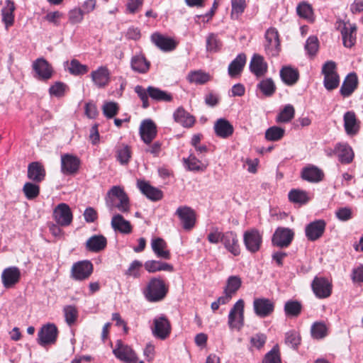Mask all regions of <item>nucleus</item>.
<instances>
[{
  "instance_id": "79ce46f5",
  "label": "nucleus",
  "mask_w": 363,
  "mask_h": 363,
  "mask_svg": "<svg viewBox=\"0 0 363 363\" xmlns=\"http://www.w3.org/2000/svg\"><path fill=\"white\" fill-rule=\"evenodd\" d=\"M187 79L190 83L196 84H204L211 79L209 74L201 70L191 71L187 76Z\"/></svg>"
},
{
  "instance_id": "1a4fd4ad",
  "label": "nucleus",
  "mask_w": 363,
  "mask_h": 363,
  "mask_svg": "<svg viewBox=\"0 0 363 363\" xmlns=\"http://www.w3.org/2000/svg\"><path fill=\"white\" fill-rule=\"evenodd\" d=\"M243 242L249 252L255 253L260 249L262 236L257 230L250 229L244 233Z\"/></svg>"
},
{
  "instance_id": "cd10ccee",
  "label": "nucleus",
  "mask_w": 363,
  "mask_h": 363,
  "mask_svg": "<svg viewBox=\"0 0 363 363\" xmlns=\"http://www.w3.org/2000/svg\"><path fill=\"white\" fill-rule=\"evenodd\" d=\"M28 177L35 183H40L45 177V169L43 165L38 162H33L28 164Z\"/></svg>"
},
{
  "instance_id": "e433bc0d",
  "label": "nucleus",
  "mask_w": 363,
  "mask_h": 363,
  "mask_svg": "<svg viewBox=\"0 0 363 363\" xmlns=\"http://www.w3.org/2000/svg\"><path fill=\"white\" fill-rule=\"evenodd\" d=\"M151 245L153 252L158 257L165 259L170 258V252L167 250V245L163 239L157 238L152 240Z\"/></svg>"
},
{
  "instance_id": "423d86ee",
  "label": "nucleus",
  "mask_w": 363,
  "mask_h": 363,
  "mask_svg": "<svg viewBox=\"0 0 363 363\" xmlns=\"http://www.w3.org/2000/svg\"><path fill=\"white\" fill-rule=\"evenodd\" d=\"M152 335L160 340H165L171 333V324L167 318L162 315L153 320Z\"/></svg>"
},
{
  "instance_id": "f3484780",
  "label": "nucleus",
  "mask_w": 363,
  "mask_h": 363,
  "mask_svg": "<svg viewBox=\"0 0 363 363\" xmlns=\"http://www.w3.org/2000/svg\"><path fill=\"white\" fill-rule=\"evenodd\" d=\"M326 223L324 220H316L306 225L305 234L310 241H315L320 238L325 230Z\"/></svg>"
},
{
  "instance_id": "5fc2aeb1",
  "label": "nucleus",
  "mask_w": 363,
  "mask_h": 363,
  "mask_svg": "<svg viewBox=\"0 0 363 363\" xmlns=\"http://www.w3.org/2000/svg\"><path fill=\"white\" fill-rule=\"evenodd\" d=\"M23 192L27 199L33 200L38 196L40 186L35 182H26L23 187Z\"/></svg>"
},
{
  "instance_id": "f03ea898",
  "label": "nucleus",
  "mask_w": 363,
  "mask_h": 363,
  "mask_svg": "<svg viewBox=\"0 0 363 363\" xmlns=\"http://www.w3.org/2000/svg\"><path fill=\"white\" fill-rule=\"evenodd\" d=\"M135 91L143 101L144 108H147L150 106L148 96L157 101L169 102L172 100L171 94L152 86L145 89L142 86L138 85L135 87Z\"/></svg>"
},
{
  "instance_id": "72a5a7b5",
  "label": "nucleus",
  "mask_w": 363,
  "mask_h": 363,
  "mask_svg": "<svg viewBox=\"0 0 363 363\" xmlns=\"http://www.w3.org/2000/svg\"><path fill=\"white\" fill-rule=\"evenodd\" d=\"M174 121L186 128L191 127L195 123L193 116L187 113L182 107L178 108L174 113Z\"/></svg>"
},
{
  "instance_id": "49530a36",
  "label": "nucleus",
  "mask_w": 363,
  "mask_h": 363,
  "mask_svg": "<svg viewBox=\"0 0 363 363\" xmlns=\"http://www.w3.org/2000/svg\"><path fill=\"white\" fill-rule=\"evenodd\" d=\"M241 284L242 281L240 277L230 276L227 279L226 286L224 289V291L225 292H228L230 295L233 296L240 288Z\"/></svg>"
},
{
  "instance_id": "393cba45",
  "label": "nucleus",
  "mask_w": 363,
  "mask_h": 363,
  "mask_svg": "<svg viewBox=\"0 0 363 363\" xmlns=\"http://www.w3.org/2000/svg\"><path fill=\"white\" fill-rule=\"evenodd\" d=\"M137 186L140 191L147 196L149 199L157 201L162 199L163 194L159 189L151 186L145 181L138 180Z\"/></svg>"
},
{
  "instance_id": "09e8293b",
  "label": "nucleus",
  "mask_w": 363,
  "mask_h": 363,
  "mask_svg": "<svg viewBox=\"0 0 363 363\" xmlns=\"http://www.w3.org/2000/svg\"><path fill=\"white\" fill-rule=\"evenodd\" d=\"M116 157L121 164H127L131 157V150L128 145H121L116 150Z\"/></svg>"
},
{
  "instance_id": "13d9d810",
  "label": "nucleus",
  "mask_w": 363,
  "mask_h": 363,
  "mask_svg": "<svg viewBox=\"0 0 363 363\" xmlns=\"http://www.w3.org/2000/svg\"><path fill=\"white\" fill-rule=\"evenodd\" d=\"M65 321L69 325H73L78 317L77 309L73 306H67L64 308Z\"/></svg>"
},
{
  "instance_id": "a19ab883",
  "label": "nucleus",
  "mask_w": 363,
  "mask_h": 363,
  "mask_svg": "<svg viewBox=\"0 0 363 363\" xmlns=\"http://www.w3.org/2000/svg\"><path fill=\"white\" fill-rule=\"evenodd\" d=\"M296 12L299 17L306 19L310 23L315 21V16L311 4L306 1H301L296 7Z\"/></svg>"
},
{
  "instance_id": "f8f14e48",
  "label": "nucleus",
  "mask_w": 363,
  "mask_h": 363,
  "mask_svg": "<svg viewBox=\"0 0 363 363\" xmlns=\"http://www.w3.org/2000/svg\"><path fill=\"white\" fill-rule=\"evenodd\" d=\"M115 356L125 363H136L137 357L133 350L121 340H117L116 347L113 350Z\"/></svg>"
},
{
  "instance_id": "c03bdc74",
  "label": "nucleus",
  "mask_w": 363,
  "mask_h": 363,
  "mask_svg": "<svg viewBox=\"0 0 363 363\" xmlns=\"http://www.w3.org/2000/svg\"><path fill=\"white\" fill-rule=\"evenodd\" d=\"M289 199L292 203L305 204L309 201V197L305 191L291 189L289 193Z\"/></svg>"
},
{
  "instance_id": "f704fd0d",
  "label": "nucleus",
  "mask_w": 363,
  "mask_h": 363,
  "mask_svg": "<svg viewBox=\"0 0 363 363\" xmlns=\"http://www.w3.org/2000/svg\"><path fill=\"white\" fill-rule=\"evenodd\" d=\"M107 244L106 238L101 235H93L86 242V247L89 251L98 252L103 250Z\"/></svg>"
},
{
  "instance_id": "864d4df0",
  "label": "nucleus",
  "mask_w": 363,
  "mask_h": 363,
  "mask_svg": "<svg viewBox=\"0 0 363 363\" xmlns=\"http://www.w3.org/2000/svg\"><path fill=\"white\" fill-rule=\"evenodd\" d=\"M184 162L189 171H203L206 168V165L193 155H190L188 158L184 159Z\"/></svg>"
},
{
  "instance_id": "0eeeda50",
  "label": "nucleus",
  "mask_w": 363,
  "mask_h": 363,
  "mask_svg": "<svg viewBox=\"0 0 363 363\" xmlns=\"http://www.w3.org/2000/svg\"><path fill=\"white\" fill-rule=\"evenodd\" d=\"M294 237V232L291 229L279 227L273 235L272 242L274 245L280 248H284L290 245Z\"/></svg>"
},
{
  "instance_id": "2f4dec72",
  "label": "nucleus",
  "mask_w": 363,
  "mask_h": 363,
  "mask_svg": "<svg viewBox=\"0 0 363 363\" xmlns=\"http://www.w3.org/2000/svg\"><path fill=\"white\" fill-rule=\"evenodd\" d=\"M358 84L357 77L355 73L349 74L345 79L340 92L343 97L350 96L357 89Z\"/></svg>"
},
{
  "instance_id": "aec40b11",
  "label": "nucleus",
  "mask_w": 363,
  "mask_h": 363,
  "mask_svg": "<svg viewBox=\"0 0 363 363\" xmlns=\"http://www.w3.org/2000/svg\"><path fill=\"white\" fill-rule=\"evenodd\" d=\"M343 26L340 30L343 45L346 48H352L356 43L357 26L350 22H343Z\"/></svg>"
},
{
  "instance_id": "4c0bfd02",
  "label": "nucleus",
  "mask_w": 363,
  "mask_h": 363,
  "mask_svg": "<svg viewBox=\"0 0 363 363\" xmlns=\"http://www.w3.org/2000/svg\"><path fill=\"white\" fill-rule=\"evenodd\" d=\"M6 7L1 9V15L2 21L4 23L6 28L8 29L14 22L15 5L11 0H6Z\"/></svg>"
},
{
  "instance_id": "58836bf2",
  "label": "nucleus",
  "mask_w": 363,
  "mask_h": 363,
  "mask_svg": "<svg viewBox=\"0 0 363 363\" xmlns=\"http://www.w3.org/2000/svg\"><path fill=\"white\" fill-rule=\"evenodd\" d=\"M131 68L139 73H146L150 66V63L147 59L142 55H136L131 59Z\"/></svg>"
},
{
  "instance_id": "4468645a",
  "label": "nucleus",
  "mask_w": 363,
  "mask_h": 363,
  "mask_svg": "<svg viewBox=\"0 0 363 363\" xmlns=\"http://www.w3.org/2000/svg\"><path fill=\"white\" fill-rule=\"evenodd\" d=\"M311 286L314 294L319 298H328L332 293V284L324 277H315Z\"/></svg>"
},
{
  "instance_id": "412c9836",
  "label": "nucleus",
  "mask_w": 363,
  "mask_h": 363,
  "mask_svg": "<svg viewBox=\"0 0 363 363\" xmlns=\"http://www.w3.org/2000/svg\"><path fill=\"white\" fill-rule=\"evenodd\" d=\"M176 214L181 220L185 230H189L193 228L196 222V215L194 210L188 206H180L177 209Z\"/></svg>"
},
{
  "instance_id": "bb28decb",
  "label": "nucleus",
  "mask_w": 363,
  "mask_h": 363,
  "mask_svg": "<svg viewBox=\"0 0 363 363\" xmlns=\"http://www.w3.org/2000/svg\"><path fill=\"white\" fill-rule=\"evenodd\" d=\"M216 135L221 138H228L233 133L234 128L230 123L225 118L218 119L213 126Z\"/></svg>"
},
{
  "instance_id": "de8ad7c7",
  "label": "nucleus",
  "mask_w": 363,
  "mask_h": 363,
  "mask_svg": "<svg viewBox=\"0 0 363 363\" xmlns=\"http://www.w3.org/2000/svg\"><path fill=\"white\" fill-rule=\"evenodd\" d=\"M69 72L74 75H82L86 74L89 68L86 65H82L77 60H71L69 64L68 62H65Z\"/></svg>"
},
{
  "instance_id": "b1692460",
  "label": "nucleus",
  "mask_w": 363,
  "mask_h": 363,
  "mask_svg": "<svg viewBox=\"0 0 363 363\" xmlns=\"http://www.w3.org/2000/svg\"><path fill=\"white\" fill-rule=\"evenodd\" d=\"M221 242L225 247L233 255L238 256L240 253L238 240L236 233L228 231L222 234Z\"/></svg>"
},
{
  "instance_id": "a211bd4d",
  "label": "nucleus",
  "mask_w": 363,
  "mask_h": 363,
  "mask_svg": "<svg viewBox=\"0 0 363 363\" xmlns=\"http://www.w3.org/2000/svg\"><path fill=\"white\" fill-rule=\"evenodd\" d=\"M21 275V271L17 267H9L4 269L1 273L3 286L6 289L12 288L18 283Z\"/></svg>"
},
{
  "instance_id": "9d476101",
  "label": "nucleus",
  "mask_w": 363,
  "mask_h": 363,
  "mask_svg": "<svg viewBox=\"0 0 363 363\" xmlns=\"http://www.w3.org/2000/svg\"><path fill=\"white\" fill-rule=\"evenodd\" d=\"M265 51L267 55L277 56L280 50L279 33L276 28H270L265 33Z\"/></svg>"
},
{
  "instance_id": "a18cd8bd",
  "label": "nucleus",
  "mask_w": 363,
  "mask_h": 363,
  "mask_svg": "<svg viewBox=\"0 0 363 363\" xmlns=\"http://www.w3.org/2000/svg\"><path fill=\"white\" fill-rule=\"evenodd\" d=\"M302 306L298 301H288L284 305V312L289 317H297L300 315Z\"/></svg>"
},
{
  "instance_id": "4be33fe9",
  "label": "nucleus",
  "mask_w": 363,
  "mask_h": 363,
  "mask_svg": "<svg viewBox=\"0 0 363 363\" xmlns=\"http://www.w3.org/2000/svg\"><path fill=\"white\" fill-rule=\"evenodd\" d=\"M33 69L42 80H48L52 77V69L48 62L44 58H38L33 63Z\"/></svg>"
},
{
  "instance_id": "603ef678",
  "label": "nucleus",
  "mask_w": 363,
  "mask_h": 363,
  "mask_svg": "<svg viewBox=\"0 0 363 363\" xmlns=\"http://www.w3.org/2000/svg\"><path fill=\"white\" fill-rule=\"evenodd\" d=\"M295 109L291 104H288L281 111L277 116V122L278 123H288L291 121L294 117Z\"/></svg>"
},
{
  "instance_id": "473e14b6",
  "label": "nucleus",
  "mask_w": 363,
  "mask_h": 363,
  "mask_svg": "<svg viewBox=\"0 0 363 363\" xmlns=\"http://www.w3.org/2000/svg\"><path fill=\"white\" fill-rule=\"evenodd\" d=\"M111 227L115 231L128 234L132 232V226L129 221L124 219L121 214H115L111 219Z\"/></svg>"
},
{
  "instance_id": "c756f323",
  "label": "nucleus",
  "mask_w": 363,
  "mask_h": 363,
  "mask_svg": "<svg viewBox=\"0 0 363 363\" xmlns=\"http://www.w3.org/2000/svg\"><path fill=\"white\" fill-rule=\"evenodd\" d=\"M246 60L245 54L240 53L230 63L228 72L230 77L235 78L241 74L246 64Z\"/></svg>"
},
{
  "instance_id": "c9c22d12",
  "label": "nucleus",
  "mask_w": 363,
  "mask_h": 363,
  "mask_svg": "<svg viewBox=\"0 0 363 363\" xmlns=\"http://www.w3.org/2000/svg\"><path fill=\"white\" fill-rule=\"evenodd\" d=\"M323 172L315 166H310L303 169L301 177L310 182H318L323 177Z\"/></svg>"
},
{
  "instance_id": "e2e57ef3",
  "label": "nucleus",
  "mask_w": 363,
  "mask_h": 363,
  "mask_svg": "<svg viewBox=\"0 0 363 363\" xmlns=\"http://www.w3.org/2000/svg\"><path fill=\"white\" fill-rule=\"evenodd\" d=\"M262 363H281L277 347H274L265 354Z\"/></svg>"
},
{
  "instance_id": "a878e982",
  "label": "nucleus",
  "mask_w": 363,
  "mask_h": 363,
  "mask_svg": "<svg viewBox=\"0 0 363 363\" xmlns=\"http://www.w3.org/2000/svg\"><path fill=\"white\" fill-rule=\"evenodd\" d=\"M152 42L164 52L171 51L176 48V43L170 38L155 33L151 35Z\"/></svg>"
},
{
  "instance_id": "6e6d98bb",
  "label": "nucleus",
  "mask_w": 363,
  "mask_h": 363,
  "mask_svg": "<svg viewBox=\"0 0 363 363\" xmlns=\"http://www.w3.org/2000/svg\"><path fill=\"white\" fill-rule=\"evenodd\" d=\"M284 128L279 126H272L265 132V138L269 141H277L281 139L284 135Z\"/></svg>"
},
{
  "instance_id": "338daca9",
  "label": "nucleus",
  "mask_w": 363,
  "mask_h": 363,
  "mask_svg": "<svg viewBox=\"0 0 363 363\" xmlns=\"http://www.w3.org/2000/svg\"><path fill=\"white\" fill-rule=\"evenodd\" d=\"M84 13L80 8L72 9L68 13L69 23L72 24L81 23L84 18Z\"/></svg>"
},
{
  "instance_id": "9b49d317",
  "label": "nucleus",
  "mask_w": 363,
  "mask_h": 363,
  "mask_svg": "<svg viewBox=\"0 0 363 363\" xmlns=\"http://www.w3.org/2000/svg\"><path fill=\"white\" fill-rule=\"evenodd\" d=\"M58 330L55 324L48 323L43 325L38 334V342L41 346L53 344L57 337Z\"/></svg>"
},
{
  "instance_id": "c85d7f7f",
  "label": "nucleus",
  "mask_w": 363,
  "mask_h": 363,
  "mask_svg": "<svg viewBox=\"0 0 363 363\" xmlns=\"http://www.w3.org/2000/svg\"><path fill=\"white\" fill-rule=\"evenodd\" d=\"M250 71L257 77L265 74L267 71V64L264 57L258 54H255L250 63Z\"/></svg>"
},
{
  "instance_id": "5701e85b",
  "label": "nucleus",
  "mask_w": 363,
  "mask_h": 363,
  "mask_svg": "<svg viewBox=\"0 0 363 363\" xmlns=\"http://www.w3.org/2000/svg\"><path fill=\"white\" fill-rule=\"evenodd\" d=\"M91 77L94 84L98 88H104L110 82V72L106 67L101 66L96 70L91 72Z\"/></svg>"
},
{
  "instance_id": "3c124183",
  "label": "nucleus",
  "mask_w": 363,
  "mask_h": 363,
  "mask_svg": "<svg viewBox=\"0 0 363 363\" xmlns=\"http://www.w3.org/2000/svg\"><path fill=\"white\" fill-rule=\"evenodd\" d=\"M231 7L230 17L238 20L246 8L245 0H231Z\"/></svg>"
},
{
  "instance_id": "4d7b16f0",
  "label": "nucleus",
  "mask_w": 363,
  "mask_h": 363,
  "mask_svg": "<svg viewBox=\"0 0 363 363\" xmlns=\"http://www.w3.org/2000/svg\"><path fill=\"white\" fill-rule=\"evenodd\" d=\"M257 87L266 96H272L276 89L274 83L272 79H265L262 80L257 84Z\"/></svg>"
},
{
  "instance_id": "f257e3e1",
  "label": "nucleus",
  "mask_w": 363,
  "mask_h": 363,
  "mask_svg": "<svg viewBox=\"0 0 363 363\" xmlns=\"http://www.w3.org/2000/svg\"><path fill=\"white\" fill-rule=\"evenodd\" d=\"M106 204L111 212L117 209L121 213H128L130 211L129 198L124 190L118 186H113L106 196Z\"/></svg>"
},
{
  "instance_id": "2eb2a0df",
  "label": "nucleus",
  "mask_w": 363,
  "mask_h": 363,
  "mask_svg": "<svg viewBox=\"0 0 363 363\" xmlns=\"http://www.w3.org/2000/svg\"><path fill=\"white\" fill-rule=\"evenodd\" d=\"M253 309L258 317L266 318L273 313L274 303L269 298H257L253 301Z\"/></svg>"
},
{
  "instance_id": "0e129e2a",
  "label": "nucleus",
  "mask_w": 363,
  "mask_h": 363,
  "mask_svg": "<svg viewBox=\"0 0 363 363\" xmlns=\"http://www.w3.org/2000/svg\"><path fill=\"white\" fill-rule=\"evenodd\" d=\"M104 116L108 118H112L118 111V106L116 102H106L102 108Z\"/></svg>"
},
{
  "instance_id": "37998d69",
  "label": "nucleus",
  "mask_w": 363,
  "mask_h": 363,
  "mask_svg": "<svg viewBox=\"0 0 363 363\" xmlns=\"http://www.w3.org/2000/svg\"><path fill=\"white\" fill-rule=\"evenodd\" d=\"M335 150L338 154L339 160L342 163L348 164L353 159V152L352 148L347 145H338L335 147Z\"/></svg>"
},
{
  "instance_id": "ddd939ff",
  "label": "nucleus",
  "mask_w": 363,
  "mask_h": 363,
  "mask_svg": "<svg viewBox=\"0 0 363 363\" xmlns=\"http://www.w3.org/2000/svg\"><path fill=\"white\" fill-rule=\"evenodd\" d=\"M53 218L61 226H67L72 221V213L69 206L65 203L58 204L53 211Z\"/></svg>"
},
{
  "instance_id": "39448f33",
  "label": "nucleus",
  "mask_w": 363,
  "mask_h": 363,
  "mask_svg": "<svg viewBox=\"0 0 363 363\" xmlns=\"http://www.w3.org/2000/svg\"><path fill=\"white\" fill-rule=\"evenodd\" d=\"M245 302L239 299L230 309L228 314V324L230 329L240 330L244 325Z\"/></svg>"
},
{
  "instance_id": "69168bd1",
  "label": "nucleus",
  "mask_w": 363,
  "mask_h": 363,
  "mask_svg": "<svg viewBox=\"0 0 363 363\" xmlns=\"http://www.w3.org/2000/svg\"><path fill=\"white\" fill-rule=\"evenodd\" d=\"M221 47V43L218 39L217 36L211 33L210 34L206 40V49L210 52H217Z\"/></svg>"
},
{
  "instance_id": "bf43d9fd",
  "label": "nucleus",
  "mask_w": 363,
  "mask_h": 363,
  "mask_svg": "<svg viewBox=\"0 0 363 363\" xmlns=\"http://www.w3.org/2000/svg\"><path fill=\"white\" fill-rule=\"evenodd\" d=\"M319 43L316 36H310L306 43L305 49L310 56H314L318 50Z\"/></svg>"
},
{
  "instance_id": "6ab92c4d",
  "label": "nucleus",
  "mask_w": 363,
  "mask_h": 363,
  "mask_svg": "<svg viewBox=\"0 0 363 363\" xmlns=\"http://www.w3.org/2000/svg\"><path fill=\"white\" fill-rule=\"evenodd\" d=\"M157 126L151 119L143 121L140 126V135L145 144H150L157 136Z\"/></svg>"
},
{
  "instance_id": "7ed1b4c3",
  "label": "nucleus",
  "mask_w": 363,
  "mask_h": 363,
  "mask_svg": "<svg viewBox=\"0 0 363 363\" xmlns=\"http://www.w3.org/2000/svg\"><path fill=\"white\" fill-rule=\"evenodd\" d=\"M167 293L164 281L159 278H153L148 283L144 291L146 298L151 302L162 300Z\"/></svg>"
},
{
  "instance_id": "8fccbe9b",
  "label": "nucleus",
  "mask_w": 363,
  "mask_h": 363,
  "mask_svg": "<svg viewBox=\"0 0 363 363\" xmlns=\"http://www.w3.org/2000/svg\"><path fill=\"white\" fill-rule=\"evenodd\" d=\"M311 333L313 338L322 339L328 334V326L324 322H315L311 326Z\"/></svg>"
},
{
  "instance_id": "6e6552de",
  "label": "nucleus",
  "mask_w": 363,
  "mask_h": 363,
  "mask_svg": "<svg viewBox=\"0 0 363 363\" xmlns=\"http://www.w3.org/2000/svg\"><path fill=\"white\" fill-rule=\"evenodd\" d=\"M93 272V264L90 261L83 260L75 262L71 269V277L77 281L88 279Z\"/></svg>"
},
{
  "instance_id": "ea45409f",
  "label": "nucleus",
  "mask_w": 363,
  "mask_h": 363,
  "mask_svg": "<svg viewBox=\"0 0 363 363\" xmlns=\"http://www.w3.org/2000/svg\"><path fill=\"white\" fill-rule=\"evenodd\" d=\"M280 76L283 82L289 86L296 84L299 78L298 70L291 67H283L280 71Z\"/></svg>"
},
{
  "instance_id": "dca6fc26",
  "label": "nucleus",
  "mask_w": 363,
  "mask_h": 363,
  "mask_svg": "<svg viewBox=\"0 0 363 363\" xmlns=\"http://www.w3.org/2000/svg\"><path fill=\"white\" fill-rule=\"evenodd\" d=\"M80 166V160L71 154H65L61 156V172L66 175L76 174Z\"/></svg>"
},
{
  "instance_id": "20e7f679",
  "label": "nucleus",
  "mask_w": 363,
  "mask_h": 363,
  "mask_svg": "<svg viewBox=\"0 0 363 363\" xmlns=\"http://www.w3.org/2000/svg\"><path fill=\"white\" fill-rule=\"evenodd\" d=\"M324 75L323 84L328 91L336 89L340 84V77L336 72V64L333 61L325 62L322 68Z\"/></svg>"
},
{
  "instance_id": "680f3d73",
  "label": "nucleus",
  "mask_w": 363,
  "mask_h": 363,
  "mask_svg": "<svg viewBox=\"0 0 363 363\" xmlns=\"http://www.w3.org/2000/svg\"><path fill=\"white\" fill-rule=\"evenodd\" d=\"M67 85L61 82H56L49 88V94L50 96L55 97H62L65 95Z\"/></svg>"
},
{
  "instance_id": "052dcab7",
  "label": "nucleus",
  "mask_w": 363,
  "mask_h": 363,
  "mask_svg": "<svg viewBox=\"0 0 363 363\" xmlns=\"http://www.w3.org/2000/svg\"><path fill=\"white\" fill-rule=\"evenodd\" d=\"M301 337L294 330L289 331L285 335V342L291 347L295 349L300 344Z\"/></svg>"
},
{
  "instance_id": "7c9ffc66",
  "label": "nucleus",
  "mask_w": 363,
  "mask_h": 363,
  "mask_svg": "<svg viewBox=\"0 0 363 363\" xmlns=\"http://www.w3.org/2000/svg\"><path fill=\"white\" fill-rule=\"evenodd\" d=\"M344 127L347 134L355 135L359 129V122L354 111H347L344 114Z\"/></svg>"
},
{
  "instance_id": "774afa93",
  "label": "nucleus",
  "mask_w": 363,
  "mask_h": 363,
  "mask_svg": "<svg viewBox=\"0 0 363 363\" xmlns=\"http://www.w3.org/2000/svg\"><path fill=\"white\" fill-rule=\"evenodd\" d=\"M148 147L145 151L152 155L154 157H159L162 150V143L160 141H155L152 144H147Z\"/></svg>"
}]
</instances>
